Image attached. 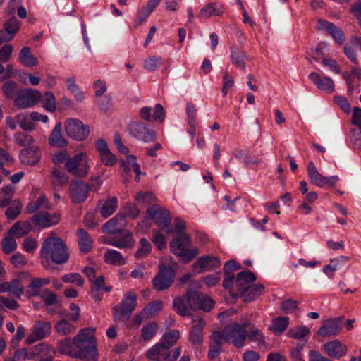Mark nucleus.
<instances>
[{
	"instance_id": "nucleus-44",
	"label": "nucleus",
	"mask_w": 361,
	"mask_h": 361,
	"mask_svg": "<svg viewBox=\"0 0 361 361\" xmlns=\"http://www.w3.org/2000/svg\"><path fill=\"white\" fill-rule=\"evenodd\" d=\"M179 338L180 333L178 330H171L163 335L160 343L169 350L176 344Z\"/></svg>"
},
{
	"instance_id": "nucleus-11",
	"label": "nucleus",
	"mask_w": 361,
	"mask_h": 361,
	"mask_svg": "<svg viewBox=\"0 0 361 361\" xmlns=\"http://www.w3.org/2000/svg\"><path fill=\"white\" fill-rule=\"evenodd\" d=\"M127 130L130 136L145 142H150L156 139L155 131L140 121H131L127 126Z\"/></svg>"
},
{
	"instance_id": "nucleus-29",
	"label": "nucleus",
	"mask_w": 361,
	"mask_h": 361,
	"mask_svg": "<svg viewBox=\"0 0 361 361\" xmlns=\"http://www.w3.org/2000/svg\"><path fill=\"white\" fill-rule=\"evenodd\" d=\"M264 286L261 283L251 284L247 289L243 291L239 297H241L245 302H250L263 293Z\"/></svg>"
},
{
	"instance_id": "nucleus-6",
	"label": "nucleus",
	"mask_w": 361,
	"mask_h": 361,
	"mask_svg": "<svg viewBox=\"0 0 361 361\" xmlns=\"http://www.w3.org/2000/svg\"><path fill=\"white\" fill-rule=\"evenodd\" d=\"M137 295L129 291L124 294L121 302L116 305L112 310L116 322H126L137 306Z\"/></svg>"
},
{
	"instance_id": "nucleus-32",
	"label": "nucleus",
	"mask_w": 361,
	"mask_h": 361,
	"mask_svg": "<svg viewBox=\"0 0 361 361\" xmlns=\"http://www.w3.org/2000/svg\"><path fill=\"white\" fill-rule=\"evenodd\" d=\"M104 262L114 266H122L126 263V258L117 250L109 249L104 255Z\"/></svg>"
},
{
	"instance_id": "nucleus-64",
	"label": "nucleus",
	"mask_w": 361,
	"mask_h": 361,
	"mask_svg": "<svg viewBox=\"0 0 361 361\" xmlns=\"http://www.w3.org/2000/svg\"><path fill=\"white\" fill-rule=\"evenodd\" d=\"M40 297L47 306H51L57 302L56 294L49 289H44Z\"/></svg>"
},
{
	"instance_id": "nucleus-26",
	"label": "nucleus",
	"mask_w": 361,
	"mask_h": 361,
	"mask_svg": "<svg viewBox=\"0 0 361 361\" xmlns=\"http://www.w3.org/2000/svg\"><path fill=\"white\" fill-rule=\"evenodd\" d=\"M54 350L46 343H40L35 346L30 353V360L39 359V361H52Z\"/></svg>"
},
{
	"instance_id": "nucleus-62",
	"label": "nucleus",
	"mask_w": 361,
	"mask_h": 361,
	"mask_svg": "<svg viewBox=\"0 0 361 361\" xmlns=\"http://www.w3.org/2000/svg\"><path fill=\"white\" fill-rule=\"evenodd\" d=\"M162 63V59L160 56H151L144 61V67L149 71H154Z\"/></svg>"
},
{
	"instance_id": "nucleus-8",
	"label": "nucleus",
	"mask_w": 361,
	"mask_h": 361,
	"mask_svg": "<svg viewBox=\"0 0 361 361\" xmlns=\"http://www.w3.org/2000/svg\"><path fill=\"white\" fill-rule=\"evenodd\" d=\"M181 352L182 348L180 346L169 350L163 344L159 343L146 352V357L150 361H176Z\"/></svg>"
},
{
	"instance_id": "nucleus-2",
	"label": "nucleus",
	"mask_w": 361,
	"mask_h": 361,
	"mask_svg": "<svg viewBox=\"0 0 361 361\" xmlns=\"http://www.w3.org/2000/svg\"><path fill=\"white\" fill-rule=\"evenodd\" d=\"M95 338L88 329H81L73 338V344L76 351V358L81 361H97V353Z\"/></svg>"
},
{
	"instance_id": "nucleus-38",
	"label": "nucleus",
	"mask_w": 361,
	"mask_h": 361,
	"mask_svg": "<svg viewBox=\"0 0 361 361\" xmlns=\"http://www.w3.org/2000/svg\"><path fill=\"white\" fill-rule=\"evenodd\" d=\"M16 187L9 185L2 188L0 190V208L9 205L16 192Z\"/></svg>"
},
{
	"instance_id": "nucleus-31",
	"label": "nucleus",
	"mask_w": 361,
	"mask_h": 361,
	"mask_svg": "<svg viewBox=\"0 0 361 361\" xmlns=\"http://www.w3.org/2000/svg\"><path fill=\"white\" fill-rule=\"evenodd\" d=\"M224 13V6L216 3H209L204 6L200 11L198 18H209L212 16H219Z\"/></svg>"
},
{
	"instance_id": "nucleus-9",
	"label": "nucleus",
	"mask_w": 361,
	"mask_h": 361,
	"mask_svg": "<svg viewBox=\"0 0 361 361\" xmlns=\"http://www.w3.org/2000/svg\"><path fill=\"white\" fill-rule=\"evenodd\" d=\"M176 271L171 266L161 264L159 271L152 281L153 287L157 291L169 289L173 283Z\"/></svg>"
},
{
	"instance_id": "nucleus-35",
	"label": "nucleus",
	"mask_w": 361,
	"mask_h": 361,
	"mask_svg": "<svg viewBox=\"0 0 361 361\" xmlns=\"http://www.w3.org/2000/svg\"><path fill=\"white\" fill-rule=\"evenodd\" d=\"M184 298L185 297L184 296ZM173 309L176 313L183 317L189 316L190 310H192L186 298L184 299L181 297H176L173 299Z\"/></svg>"
},
{
	"instance_id": "nucleus-36",
	"label": "nucleus",
	"mask_w": 361,
	"mask_h": 361,
	"mask_svg": "<svg viewBox=\"0 0 361 361\" xmlns=\"http://www.w3.org/2000/svg\"><path fill=\"white\" fill-rule=\"evenodd\" d=\"M31 225L30 223L26 221H17L16 222L11 229L9 230V233L16 236V238H21L31 231Z\"/></svg>"
},
{
	"instance_id": "nucleus-33",
	"label": "nucleus",
	"mask_w": 361,
	"mask_h": 361,
	"mask_svg": "<svg viewBox=\"0 0 361 361\" xmlns=\"http://www.w3.org/2000/svg\"><path fill=\"white\" fill-rule=\"evenodd\" d=\"M231 58L233 65L243 70L245 69V59H247L245 52L239 47H233L231 49Z\"/></svg>"
},
{
	"instance_id": "nucleus-40",
	"label": "nucleus",
	"mask_w": 361,
	"mask_h": 361,
	"mask_svg": "<svg viewBox=\"0 0 361 361\" xmlns=\"http://www.w3.org/2000/svg\"><path fill=\"white\" fill-rule=\"evenodd\" d=\"M20 62L26 67L35 66L37 63V59L33 56L28 47H24L19 54Z\"/></svg>"
},
{
	"instance_id": "nucleus-52",
	"label": "nucleus",
	"mask_w": 361,
	"mask_h": 361,
	"mask_svg": "<svg viewBox=\"0 0 361 361\" xmlns=\"http://www.w3.org/2000/svg\"><path fill=\"white\" fill-rule=\"evenodd\" d=\"M310 330L305 326H299L295 328H291L288 331V336L295 339H300L309 335Z\"/></svg>"
},
{
	"instance_id": "nucleus-34",
	"label": "nucleus",
	"mask_w": 361,
	"mask_h": 361,
	"mask_svg": "<svg viewBox=\"0 0 361 361\" xmlns=\"http://www.w3.org/2000/svg\"><path fill=\"white\" fill-rule=\"evenodd\" d=\"M77 233L80 251L85 253L88 252L92 248V240L90 235L82 228L78 229Z\"/></svg>"
},
{
	"instance_id": "nucleus-49",
	"label": "nucleus",
	"mask_w": 361,
	"mask_h": 361,
	"mask_svg": "<svg viewBox=\"0 0 361 361\" xmlns=\"http://www.w3.org/2000/svg\"><path fill=\"white\" fill-rule=\"evenodd\" d=\"M66 83L68 90L74 94L76 100L79 102H82L84 94L80 88L76 85L75 78H68L66 79Z\"/></svg>"
},
{
	"instance_id": "nucleus-63",
	"label": "nucleus",
	"mask_w": 361,
	"mask_h": 361,
	"mask_svg": "<svg viewBox=\"0 0 361 361\" xmlns=\"http://www.w3.org/2000/svg\"><path fill=\"white\" fill-rule=\"evenodd\" d=\"M2 250L6 254H9L17 247V243L13 237L8 236L1 241Z\"/></svg>"
},
{
	"instance_id": "nucleus-21",
	"label": "nucleus",
	"mask_w": 361,
	"mask_h": 361,
	"mask_svg": "<svg viewBox=\"0 0 361 361\" xmlns=\"http://www.w3.org/2000/svg\"><path fill=\"white\" fill-rule=\"evenodd\" d=\"M317 27L319 30L327 31L338 44H342L345 39L341 29L331 22L323 19H318Z\"/></svg>"
},
{
	"instance_id": "nucleus-28",
	"label": "nucleus",
	"mask_w": 361,
	"mask_h": 361,
	"mask_svg": "<svg viewBox=\"0 0 361 361\" xmlns=\"http://www.w3.org/2000/svg\"><path fill=\"white\" fill-rule=\"evenodd\" d=\"M61 123H58L54 126L49 137V143L51 146L63 147L68 145V141L61 134Z\"/></svg>"
},
{
	"instance_id": "nucleus-30",
	"label": "nucleus",
	"mask_w": 361,
	"mask_h": 361,
	"mask_svg": "<svg viewBox=\"0 0 361 361\" xmlns=\"http://www.w3.org/2000/svg\"><path fill=\"white\" fill-rule=\"evenodd\" d=\"M41 209H51V204L44 195H40L36 200H31L25 207V212L32 214Z\"/></svg>"
},
{
	"instance_id": "nucleus-27",
	"label": "nucleus",
	"mask_w": 361,
	"mask_h": 361,
	"mask_svg": "<svg viewBox=\"0 0 361 361\" xmlns=\"http://www.w3.org/2000/svg\"><path fill=\"white\" fill-rule=\"evenodd\" d=\"M204 325L205 322L202 319H199L192 326L189 334V341L193 345H202L204 340L202 332Z\"/></svg>"
},
{
	"instance_id": "nucleus-54",
	"label": "nucleus",
	"mask_w": 361,
	"mask_h": 361,
	"mask_svg": "<svg viewBox=\"0 0 361 361\" xmlns=\"http://www.w3.org/2000/svg\"><path fill=\"white\" fill-rule=\"evenodd\" d=\"M152 250V246L149 242L145 238H141L140 240V247L135 254V257L138 259L146 257Z\"/></svg>"
},
{
	"instance_id": "nucleus-17",
	"label": "nucleus",
	"mask_w": 361,
	"mask_h": 361,
	"mask_svg": "<svg viewBox=\"0 0 361 361\" xmlns=\"http://www.w3.org/2000/svg\"><path fill=\"white\" fill-rule=\"evenodd\" d=\"M89 185L84 181H71L69 185L72 202L76 204L84 202L87 197Z\"/></svg>"
},
{
	"instance_id": "nucleus-39",
	"label": "nucleus",
	"mask_w": 361,
	"mask_h": 361,
	"mask_svg": "<svg viewBox=\"0 0 361 361\" xmlns=\"http://www.w3.org/2000/svg\"><path fill=\"white\" fill-rule=\"evenodd\" d=\"M20 90V89H18V84L12 80L6 81L1 86V90L4 97L10 100L17 97Z\"/></svg>"
},
{
	"instance_id": "nucleus-57",
	"label": "nucleus",
	"mask_w": 361,
	"mask_h": 361,
	"mask_svg": "<svg viewBox=\"0 0 361 361\" xmlns=\"http://www.w3.org/2000/svg\"><path fill=\"white\" fill-rule=\"evenodd\" d=\"M43 107L49 112H54L56 109L55 96L51 92H47L44 97Z\"/></svg>"
},
{
	"instance_id": "nucleus-18",
	"label": "nucleus",
	"mask_w": 361,
	"mask_h": 361,
	"mask_svg": "<svg viewBox=\"0 0 361 361\" xmlns=\"http://www.w3.org/2000/svg\"><path fill=\"white\" fill-rule=\"evenodd\" d=\"M221 265L219 258L207 255L199 257L197 261L193 264V269L198 274L216 269Z\"/></svg>"
},
{
	"instance_id": "nucleus-59",
	"label": "nucleus",
	"mask_w": 361,
	"mask_h": 361,
	"mask_svg": "<svg viewBox=\"0 0 361 361\" xmlns=\"http://www.w3.org/2000/svg\"><path fill=\"white\" fill-rule=\"evenodd\" d=\"M20 277L18 276L17 279L9 282V293L17 298H20L24 292L23 286L20 284Z\"/></svg>"
},
{
	"instance_id": "nucleus-51",
	"label": "nucleus",
	"mask_w": 361,
	"mask_h": 361,
	"mask_svg": "<svg viewBox=\"0 0 361 361\" xmlns=\"http://www.w3.org/2000/svg\"><path fill=\"white\" fill-rule=\"evenodd\" d=\"M59 351L64 355H67L73 358H76L75 349L73 348L70 339L65 338L59 342Z\"/></svg>"
},
{
	"instance_id": "nucleus-13",
	"label": "nucleus",
	"mask_w": 361,
	"mask_h": 361,
	"mask_svg": "<svg viewBox=\"0 0 361 361\" xmlns=\"http://www.w3.org/2000/svg\"><path fill=\"white\" fill-rule=\"evenodd\" d=\"M42 94L39 91L31 88L20 89L14 99V105L20 109L35 106L40 100Z\"/></svg>"
},
{
	"instance_id": "nucleus-37",
	"label": "nucleus",
	"mask_w": 361,
	"mask_h": 361,
	"mask_svg": "<svg viewBox=\"0 0 361 361\" xmlns=\"http://www.w3.org/2000/svg\"><path fill=\"white\" fill-rule=\"evenodd\" d=\"M55 331L61 336H66L73 334L76 327L66 318H61L54 325Z\"/></svg>"
},
{
	"instance_id": "nucleus-42",
	"label": "nucleus",
	"mask_w": 361,
	"mask_h": 361,
	"mask_svg": "<svg viewBox=\"0 0 361 361\" xmlns=\"http://www.w3.org/2000/svg\"><path fill=\"white\" fill-rule=\"evenodd\" d=\"M158 331V324L155 322H148L141 329V338L144 341H149L155 336Z\"/></svg>"
},
{
	"instance_id": "nucleus-20",
	"label": "nucleus",
	"mask_w": 361,
	"mask_h": 361,
	"mask_svg": "<svg viewBox=\"0 0 361 361\" xmlns=\"http://www.w3.org/2000/svg\"><path fill=\"white\" fill-rule=\"evenodd\" d=\"M104 243L122 249L133 247L135 241L133 238L131 233L126 231L123 232L121 235L106 237L104 238Z\"/></svg>"
},
{
	"instance_id": "nucleus-46",
	"label": "nucleus",
	"mask_w": 361,
	"mask_h": 361,
	"mask_svg": "<svg viewBox=\"0 0 361 361\" xmlns=\"http://www.w3.org/2000/svg\"><path fill=\"white\" fill-rule=\"evenodd\" d=\"M19 21L18 19L12 16L4 23V29L7 33V35H4L3 32H1L0 34L2 37H13V35L18 31L19 30Z\"/></svg>"
},
{
	"instance_id": "nucleus-43",
	"label": "nucleus",
	"mask_w": 361,
	"mask_h": 361,
	"mask_svg": "<svg viewBox=\"0 0 361 361\" xmlns=\"http://www.w3.org/2000/svg\"><path fill=\"white\" fill-rule=\"evenodd\" d=\"M51 329V325L49 322L37 321L34 326L33 332L38 339H43L49 334Z\"/></svg>"
},
{
	"instance_id": "nucleus-12",
	"label": "nucleus",
	"mask_w": 361,
	"mask_h": 361,
	"mask_svg": "<svg viewBox=\"0 0 361 361\" xmlns=\"http://www.w3.org/2000/svg\"><path fill=\"white\" fill-rule=\"evenodd\" d=\"M147 214L161 229L168 233H173L171 225L170 213L168 210L159 205H153L147 209Z\"/></svg>"
},
{
	"instance_id": "nucleus-25",
	"label": "nucleus",
	"mask_w": 361,
	"mask_h": 361,
	"mask_svg": "<svg viewBox=\"0 0 361 361\" xmlns=\"http://www.w3.org/2000/svg\"><path fill=\"white\" fill-rule=\"evenodd\" d=\"M309 79L317 86V87L328 93L334 91V82L329 77H322L316 72H312L308 75Z\"/></svg>"
},
{
	"instance_id": "nucleus-60",
	"label": "nucleus",
	"mask_w": 361,
	"mask_h": 361,
	"mask_svg": "<svg viewBox=\"0 0 361 361\" xmlns=\"http://www.w3.org/2000/svg\"><path fill=\"white\" fill-rule=\"evenodd\" d=\"M225 342V336L224 331H214L210 336V341L209 346L222 348L223 342Z\"/></svg>"
},
{
	"instance_id": "nucleus-53",
	"label": "nucleus",
	"mask_w": 361,
	"mask_h": 361,
	"mask_svg": "<svg viewBox=\"0 0 361 361\" xmlns=\"http://www.w3.org/2000/svg\"><path fill=\"white\" fill-rule=\"evenodd\" d=\"M16 121L20 126V128L24 130L30 131L32 130L35 128V125L33 123V121L31 119V117L25 115V114H18L16 116Z\"/></svg>"
},
{
	"instance_id": "nucleus-45",
	"label": "nucleus",
	"mask_w": 361,
	"mask_h": 361,
	"mask_svg": "<svg viewBox=\"0 0 361 361\" xmlns=\"http://www.w3.org/2000/svg\"><path fill=\"white\" fill-rule=\"evenodd\" d=\"M51 180L54 186L61 187L68 183L69 178L63 171L54 168L51 172Z\"/></svg>"
},
{
	"instance_id": "nucleus-19",
	"label": "nucleus",
	"mask_w": 361,
	"mask_h": 361,
	"mask_svg": "<svg viewBox=\"0 0 361 361\" xmlns=\"http://www.w3.org/2000/svg\"><path fill=\"white\" fill-rule=\"evenodd\" d=\"M256 280L255 275L250 270L239 272L235 281V287L238 293H233V298H238L239 295L247 288Z\"/></svg>"
},
{
	"instance_id": "nucleus-50",
	"label": "nucleus",
	"mask_w": 361,
	"mask_h": 361,
	"mask_svg": "<svg viewBox=\"0 0 361 361\" xmlns=\"http://www.w3.org/2000/svg\"><path fill=\"white\" fill-rule=\"evenodd\" d=\"M14 140L20 146L27 147L33 146L34 139L32 136L25 132H17L14 135Z\"/></svg>"
},
{
	"instance_id": "nucleus-41",
	"label": "nucleus",
	"mask_w": 361,
	"mask_h": 361,
	"mask_svg": "<svg viewBox=\"0 0 361 361\" xmlns=\"http://www.w3.org/2000/svg\"><path fill=\"white\" fill-rule=\"evenodd\" d=\"M122 165L126 171L130 169L133 170L136 173L135 180H140L139 176L142 173L140 165L137 162L136 157L134 155H128L126 157V160L122 161Z\"/></svg>"
},
{
	"instance_id": "nucleus-5",
	"label": "nucleus",
	"mask_w": 361,
	"mask_h": 361,
	"mask_svg": "<svg viewBox=\"0 0 361 361\" xmlns=\"http://www.w3.org/2000/svg\"><path fill=\"white\" fill-rule=\"evenodd\" d=\"M250 322H245L241 324L233 323L226 326L223 331L225 336V342L231 343L235 347L241 348L245 345L247 336V329Z\"/></svg>"
},
{
	"instance_id": "nucleus-1",
	"label": "nucleus",
	"mask_w": 361,
	"mask_h": 361,
	"mask_svg": "<svg viewBox=\"0 0 361 361\" xmlns=\"http://www.w3.org/2000/svg\"><path fill=\"white\" fill-rule=\"evenodd\" d=\"M40 259L42 266L46 269L50 266V260L56 264H63L69 259L67 245L54 231L42 244Z\"/></svg>"
},
{
	"instance_id": "nucleus-4",
	"label": "nucleus",
	"mask_w": 361,
	"mask_h": 361,
	"mask_svg": "<svg viewBox=\"0 0 361 361\" xmlns=\"http://www.w3.org/2000/svg\"><path fill=\"white\" fill-rule=\"evenodd\" d=\"M198 288L199 284L197 282L190 284L185 294L188 303L194 310L201 309L205 312H209L214 306V300L197 291Z\"/></svg>"
},
{
	"instance_id": "nucleus-47",
	"label": "nucleus",
	"mask_w": 361,
	"mask_h": 361,
	"mask_svg": "<svg viewBox=\"0 0 361 361\" xmlns=\"http://www.w3.org/2000/svg\"><path fill=\"white\" fill-rule=\"evenodd\" d=\"M289 319L287 317H279L272 319L271 330L276 334H281L288 327Z\"/></svg>"
},
{
	"instance_id": "nucleus-16",
	"label": "nucleus",
	"mask_w": 361,
	"mask_h": 361,
	"mask_svg": "<svg viewBox=\"0 0 361 361\" xmlns=\"http://www.w3.org/2000/svg\"><path fill=\"white\" fill-rule=\"evenodd\" d=\"M30 220L35 224L41 228H46L59 224L61 220V214L59 213H49L47 211L39 212L34 214Z\"/></svg>"
},
{
	"instance_id": "nucleus-56",
	"label": "nucleus",
	"mask_w": 361,
	"mask_h": 361,
	"mask_svg": "<svg viewBox=\"0 0 361 361\" xmlns=\"http://www.w3.org/2000/svg\"><path fill=\"white\" fill-rule=\"evenodd\" d=\"M250 334H247V338L252 341L256 342L259 345H263L264 343V336L263 334L257 328H254L251 326V324H249Z\"/></svg>"
},
{
	"instance_id": "nucleus-3",
	"label": "nucleus",
	"mask_w": 361,
	"mask_h": 361,
	"mask_svg": "<svg viewBox=\"0 0 361 361\" xmlns=\"http://www.w3.org/2000/svg\"><path fill=\"white\" fill-rule=\"evenodd\" d=\"M190 243V238L187 233L178 234L170 243L171 251L180 257L185 263L189 262L198 254L197 247L188 249Z\"/></svg>"
},
{
	"instance_id": "nucleus-15",
	"label": "nucleus",
	"mask_w": 361,
	"mask_h": 361,
	"mask_svg": "<svg viewBox=\"0 0 361 361\" xmlns=\"http://www.w3.org/2000/svg\"><path fill=\"white\" fill-rule=\"evenodd\" d=\"M343 319V317H338L325 320L318 329L317 335L324 338L338 336L342 330Z\"/></svg>"
},
{
	"instance_id": "nucleus-22",
	"label": "nucleus",
	"mask_w": 361,
	"mask_h": 361,
	"mask_svg": "<svg viewBox=\"0 0 361 361\" xmlns=\"http://www.w3.org/2000/svg\"><path fill=\"white\" fill-rule=\"evenodd\" d=\"M42 152L37 146H30L21 150L20 159L22 164L27 166L36 165L40 160Z\"/></svg>"
},
{
	"instance_id": "nucleus-48",
	"label": "nucleus",
	"mask_w": 361,
	"mask_h": 361,
	"mask_svg": "<svg viewBox=\"0 0 361 361\" xmlns=\"http://www.w3.org/2000/svg\"><path fill=\"white\" fill-rule=\"evenodd\" d=\"M117 208V199L116 197H111L106 200L102 205L100 213L102 216L107 218L110 216Z\"/></svg>"
},
{
	"instance_id": "nucleus-7",
	"label": "nucleus",
	"mask_w": 361,
	"mask_h": 361,
	"mask_svg": "<svg viewBox=\"0 0 361 361\" xmlns=\"http://www.w3.org/2000/svg\"><path fill=\"white\" fill-rule=\"evenodd\" d=\"M90 168V158L85 152H80L70 157L66 164V170L78 178L85 177Z\"/></svg>"
},
{
	"instance_id": "nucleus-61",
	"label": "nucleus",
	"mask_w": 361,
	"mask_h": 361,
	"mask_svg": "<svg viewBox=\"0 0 361 361\" xmlns=\"http://www.w3.org/2000/svg\"><path fill=\"white\" fill-rule=\"evenodd\" d=\"M61 279L64 283H74L78 286H82L84 284V279L78 273L66 274L62 276Z\"/></svg>"
},
{
	"instance_id": "nucleus-23",
	"label": "nucleus",
	"mask_w": 361,
	"mask_h": 361,
	"mask_svg": "<svg viewBox=\"0 0 361 361\" xmlns=\"http://www.w3.org/2000/svg\"><path fill=\"white\" fill-rule=\"evenodd\" d=\"M323 350L331 358L339 359L347 353V346L338 340L328 341L323 345Z\"/></svg>"
},
{
	"instance_id": "nucleus-58",
	"label": "nucleus",
	"mask_w": 361,
	"mask_h": 361,
	"mask_svg": "<svg viewBox=\"0 0 361 361\" xmlns=\"http://www.w3.org/2000/svg\"><path fill=\"white\" fill-rule=\"evenodd\" d=\"M22 204L19 200H14L12 204L6 209V216L10 220L15 219L20 213Z\"/></svg>"
},
{
	"instance_id": "nucleus-14",
	"label": "nucleus",
	"mask_w": 361,
	"mask_h": 361,
	"mask_svg": "<svg viewBox=\"0 0 361 361\" xmlns=\"http://www.w3.org/2000/svg\"><path fill=\"white\" fill-rule=\"evenodd\" d=\"M307 170L311 183L318 187L322 188L326 185L334 186L339 180V178L337 176L328 177L322 175L317 171L315 164L312 161L308 164Z\"/></svg>"
},
{
	"instance_id": "nucleus-55",
	"label": "nucleus",
	"mask_w": 361,
	"mask_h": 361,
	"mask_svg": "<svg viewBox=\"0 0 361 361\" xmlns=\"http://www.w3.org/2000/svg\"><path fill=\"white\" fill-rule=\"evenodd\" d=\"M163 308V302L160 300H155L153 302L147 304L144 308V312H146L149 318L154 317Z\"/></svg>"
},
{
	"instance_id": "nucleus-10",
	"label": "nucleus",
	"mask_w": 361,
	"mask_h": 361,
	"mask_svg": "<svg viewBox=\"0 0 361 361\" xmlns=\"http://www.w3.org/2000/svg\"><path fill=\"white\" fill-rule=\"evenodd\" d=\"M65 132L69 137L78 140H85L90 134L89 126L76 118H68L64 122Z\"/></svg>"
},
{
	"instance_id": "nucleus-24",
	"label": "nucleus",
	"mask_w": 361,
	"mask_h": 361,
	"mask_svg": "<svg viewBox=\"0 0 361 361\" xmlns=\"http://www.w3.org/2000/svg\"><path fill=\"white\" fill-rule=\"evenodd\" d=\"M126 225V216L118 213L104 224L102 230L104 233L114 234L123 231Z\"/></svg>"
}]
</instances>
